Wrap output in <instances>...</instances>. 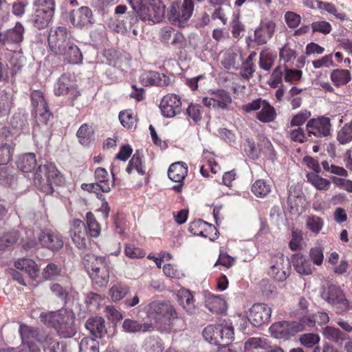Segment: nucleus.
Wrapping results in <instances>:
<instances>
[{
	"label": "nucleus",
	"instance_id": "obj_1",
	"mask_svg": "<svg viewBox=\"0 0 352 352\" xmlns=\"http://www.w3.org/2000/svg\"><path fill=\"white\" fill-rule=\"evenodd\" d=\"M41 321L54 327L58 335L63 338H71L76 332L74 325L75 316L71 310L60 309L54 312H41Z\"/></svg>",
	"mask_w": 352,
	"mask_h": 352
},
{
	"label": "nucleus",
	"instance_id": "obj_2",
	"mask_svg": "<svg viewBox=\"0 0 352 352\" xmlns=\"http://www.w3.org/2000/svg\"><path fill=\"white\" fill-rule=\"evenodd\" d=\"M19 333L24 345H28L36 341L42 344L45 352H63L65 348L63 344L54 340L50 335L26 324L20 325Z\"/></svg>",
	"mask_w": 352,
	"mask_h": 352
},
{
	"label": "nucleus",
	"instance_id": "obj_3",
	"mask_svg": "<svg viewBox=\"0 0 352 352\" xmlns=\"http://www.w3.org/2000/svg\"><path fill=\"white\" fill-rule=\"evenodd\" d=\"M31 102L38 124V127L34 129L33 131V135L35 138H37L38 137V128L41 125L45 126L44 131L46 135L44 137V141L47 142L50 135L49 126L51 124L52 115L50 111L43 93L40 90L33 91L31 94Z\"/></svg>",
	"mask_w": 352,
	"mask_h": 352
},
{
	"label": "nucleus",
	"instance_id": "obj_4",
	"mask_svg": "<svg viewBox=\"0 0 352 352\" xmlns=\"http://www.w3.org/2000/svg\"><path fill=\"white\" fill-rule=\"evenodd\" d=\"M63 182L60 174L53 164L40 165L34 177V183L41 191L50 194L54 191V186H58Z\"/></svg>",
	"mask_w": 352,
	"mask_h": 352
},
{
	"label": "nucleus",
	"instance_id": "obj_5",
	"mask_svg": "<svg viewBox=\"0 0 352 352\" xmlns=\"http://www.w3.org/2000/svg\"><path fill=\"white\" fill-rule=\"evenodd\" d=\"M83 263L92 282L98 287H105L109 283V268L106 258L94 254H87Z\"/></svg>",
	"mask_w": 352,
	"mask_h": 352
},
{
	"label": "nucleus",
	"instance_id": "obj_6",
	"mask_svg": "<svg viewBox=\"0 0 352 352\" xmlns=\"http://www.w3.org/2000/svg\"><path fill=\"white\" fill-rule=\"evenodd\" d=\"M133 10L141 20L153 23H160L165 14V6L160 0L141 1Z\"/></svg>",
	"mask_w": 352,
	"mask_h": 352
},
{
	"label": "nucleus",
	"instance_id": "obj_7",
	"mask_svg": "<svg viewBox=\"0 0 352 352\" xmlns=\"http://www.w3.org/2000/svg\"><path fill=\"white\" fill-rule=\"evenodd\" d=\"M321 298L328 304L336 307L338 314L344 313L349 309V302L346 299L344 292L338 285H329L320 292Z\"/></svg>",
	"mask_w": 352,
	"mask_h": 352
},
{
	"label": "nucleus",
	"instance_id": "obj_8",
	"mask_svg": "<svg viewBox=\"0 0 352 352\" xmlns=\"http://www.w3.org/2000/svg\"><path fill=\"white\" fill-rule=\"evenodd\" d=\"M194 3L192 0H184L181 6L173 3L168 12L169 21L178 27L184 28L192 14Z\"/></svg>",
	"mask_w": 352,
	"mask_h": 352
},
{
	"label": "nucleus",
	"instance_id": "obj_9",
	"mask_svg": "<svg viewBox=\"0 0 352 352\" xmlns=\"http://www.w3.org/2000/svg\"><path fill=\"white\" fill-rule=\"evenodd\" d=\"M145 310L148 318L153 320L156 324H165L169 322L173 315V308L168 302L153 301L150 302Z\"/></svg>",
	"mask_w": 352,
	"mask_h": 352
},
{
	"label": "nucleus",
	"instance_id": "obj_10",
	"mask_svg": "<svg viewBox=\"0 0 352 352\" xmlns=\"http://www.w3.org/2000/svg\"><path fill=\"white\" fill-rule=\"evenodd\" d=\"M242 110L246 113L258 111L256 117L264 123L272 122L276 117L274 108L266 100L261 98L243 105Z\"/></svg>",
	"mask_w": 352,
	"mask_h": 352
},
{
	"label": "nucleus",
	"instance_id": "obj_11",
	"mask_svg": "<svg viewBox=\"0 0 352 352\" xmlns=\"http://www.w3.org/2000/svg\"><path fill=\"white\" fill-rule=\"evenodd\" d=\"M54 92L56 96H65L69 102L73 105L74 101L80 95L76 88L74 77L71 74H64L54 85Z\"/></svg>",
	"mask_w": 352,
	"mask_h": 352
},
{
	"label": "nucleus",
	"instance_id": "obj_12",
	"mask_svg": "<svg viewBox=\"0 0 352 352\" xmlns=\"http://www.w3.org/2000/svg\"><path fill=\"white\" fill-rule=\"evenodd\" d=\"M291 265L289 259L281 253L272 256L269 275L275 280L283 282L290 274Z\"/></svg>",
	"mask_w": 352,
	"mask_h": 352
},
{
	"label": "nucleus",
	"instance_id": "obj_13",
	"mask_svg": "<svg viewBox=\"0 0 352 352\" xmlns=\"http://www.w3.org/2000/svg\"><path fill=\"white\" fill-rule=\"evenodd\" d=\"M70 34L65 27L50 29L48 34V45L50 50L58 54L65 49L70 41Z\"/></svg>",
	"mask_w": 352,
	"mask_h": 352
},
{
	"label": "nucleus",
	"instance_id": "obj_14",
	"mask_svg": "<svg viewBox=\"0 0 352 352\" xmlns=\"http://www.w3.org/2000/svg\"><path fill=\"white\" fill-rule=\"evenodd\" d=\"M272 336L277 339H287L302 331V325L298 321H282L273 324L270 327Z\"/></svg>",
	"mask_w": 352,
	"mask_h": 352
},
{
	"label": "nucleus",
	"instance_id": "obj_15",
	"mask_svg": "<svg viewBox=\"0 0 352 352\" xmlns=\"http://www.w3.org/2000/svg\"><path fill=\"white\" fill-rule=\"evenodd\" d=\"M232 101L230 94L223 89L212 91L209 96L204 97L202 100L206 107L222 110L228 109Z\"/></svg>",
	"mask_w": 352,
	"mask_h": 352
},
{
	"label": "nucleus",
	"instance_id": "obj_16",
	"mask_svg": "<svg viewBox=\"0 0 352 352\" xmlns=\"http://www.w3.org/2000/svg\"><path fill=\"white\" fill-rule=\"evenodd\" d=\"M272 310L266 304H254L250 309L248 318L254 327H259L267 322L271 317Z\"/></svg>",
	"mask_w": 352,
	"mask_h": 352
},
{
	"label": "nucleus",
	"instance_id": "obj_17",
	"mask_svg": "<svg viewBox=\"0 0 352 352\" xmlns=\"http://www.w3.org/2000/svg\"><path fill=\"white\" fill-rule=\"evenodd\" d=\"M160 108L163 116L173 118L182 111L180 97L176 94H167L161 100Z\"/></svg>",
	"mask_w": 352,
	"mask_h": 352
},
{
	"label": "nucleus",
	"instance_id": "obj_18",
	"mask_svg": "<svg viewBox=\"0 0 352 352\" xmlns=\"http://www.w3.org/2000/svg\"><path fill=\"white\" fill-rule=\"evenodd\" d=\"M307 130L309 136L327 137L331 131L330 120L324 117L311 119L307 124Z\"/></svg>",
	"mask_w": 352,
	"mask_h": 352
},
{
	"label": "nucleus",
	"instance_id": "obj_19",
	"mask_svg": "<svg viewBox=\"0 0 352 352\" xmlns=\"http://www.w3.org/2000/svg\"><path fill=\"white\" fill-rule=\"evenodd\" d=\"M24 32L23 25L20 22H17L14 28L0 34V41L5 45L18 46L23 40Z\"/></svg>",
	"mask_w": 352,
	"mask_h": 352
},
{
	"label": "nucleus",
	"instance_id": "obj_20",
	"mask_svg": "<svg viewBox=\"0 0 352 352\" xmlns=\"http://www.w3.org/2000/svg\"><path fill=\"white\" fill-rule=\"evenodd\" d=\"M38 239L43 247L52 251H58L63 245V238L56 231L48 230L41 231Z\"/></svg>",
	"mask_w": 352,
	"mask_h": 352
},
{
	"label": "nucleus",
	"instance_id": "obj_21",
	"mask_svg": "<svg viewBox=\"0 0 352 352\" xmlns=\"http://www.w3.org/2000/svg\"><path fill=\"white\" fill-rule=\"evenodd\" d=\"M69 18L72 23L79 28L87 26L94 23L92 12L87 6H82L72 11Z\"/></svg>",
	"mask_w": 352,
	"mask_h": 352
},
{
	"label": "nucleus",
	"instance_id": "obj_22",
	"mask_svg": "<svg viewBox=\"0 0 352 352\" xmlns=\"http://www.w3.org/2000/svg\"><path fill=\"white\" fill-rule=\"evenodd\" d=\"M275 30V23L269 19L261 21L260 25L254 31V41L258 45H264L272 38Z\"/></svg>",
	"mask_w": 352,
	"mask_h": 352
},
{
	"label": "nucleus",
	"instance_id": "obj_23",
	"mask_svg": "<svg viewBox=\"0 0 352 352\" xmlns=\"http://www.w3.org/2000/svg\"><path fill=\"white\" fill-rule=\"evenodd\" d=\"M70 234L72 241L79 249L86 245V228L85 223L79 219H74L71 223Z\"/></svg>",
	"mask_w": 352,
	"mask_h": 352
},
{
	"label": "nucleus",
	"instance_id": "obj_24",
	"mask_svg": "<svg viewBox=\"0 0 352 352\" xmlns=\"http://www.w3.org/2000/svg\"><path fill=\"white\" fill-rule=\"evenodd\" d=\"M292 263L296 272L302 276H309L315 270L310 260L301 253L294 254Z\"/></svg>",
	"mask_w": 352,
	"mask_h": 352
},
{
	"label": "nucleus",
	"instance_id": "obj_25",
	"mask_svg": "<svg viewBox=\"0 0 352 352\" xmlns=\"http://www.w3.org/2000/svg\"><path fill=\"white\" fill-rule=\"evenodd\" d=\"M140 82L144 86H166L170 82L168 76L157 72H144L140 76Z\"/></svg>",
	"mask_w": 352,
	"mask_h": 352
},
{
	"label": "nucleus",
	"instance_id": "obj_26",
	"mask_svg": "<svg viewBox=\"0 0 352 352\" xmlns=\"http://www.w3.org/2000/svg\"><path fill=\"white\" fill-rule=\"evenodd\" d=\"M242 60L240 50L236 47H232L223 54L221 63L223 67L227 69H236Z\"/></svg>",
	"mask_w": 352,
	"mask_h": 352
},
{
	"label": "nucleus",
	"instance_id": "obj_27",
	"mask_svg": "<svg viewBox=\"0 0 352 352\" xmlns=\"http://www.w3.org/2000/svg\"><path fill=\"white\" fill-rule=\"evenodd\" d=\"M58 54L62 56L63 60L69 64H80L83 58L82 52L72 41Z\"/></svg>",
	"mask_w": 352,
	"mask_h": 352
},
{
	"label": "nucleus",
	"instance_id": "obj_28",
	"mask_svg": "<svg viewBox=\"0 0 352 352\" xmlns=\"http://www.w3.org/2000/svg\"><path fill=\"white\" fill-rule=\"evenodd\" d=\"M159 36L161 41L165 43H170L173 45H180L184 40V36L180 32L169 26L162 28L160 30Z\"/></svg>",
	"mask_w": 352,
	"mask_h": 352
},
{
	"label": "nucleus",
	"instance_id": "obj_29",
	"mask_svg": "<svg viewBox=\"0 0 352 352\" xmlns=\"http://www.w3.org/2000/svg\"><path fill=\"white\" fill-rule=\"evenodd\" d=\"M14 267L27 274L32 279L38 276L39 268L35 261L30 258H19L14 262Z\"/></svg>",
	"mask_w": 352,
	"mask_h": 352
},
{
	"label": "nucleus",
	"instance_id": "obj_30",
	"mask_svg": "<svg viewBox=\"0 0 352 352\" xmlns=\"http://www.w3.org/2000/svg\"><path fill=\"white\" fill-rule=\"evenodd\" d=\"M86 328L96 338H102L107 333L105 321L102 317L89 318L86 324Z\"/></svg>",
	"mask_w": 352,
	"mask_h": 352
},
{
	"label": "nucleus",
	"instance_id": "obj_31",
	"mask_svg": "<svg viewBox=\"0 0 352 352\" xmlns=\"http://www.w3.org/2000/svg\"><path fill=\"white\" fill-rule=\"evenodd\" d=\"M188 174L187 164L183 162L172 164L168 169V175L170 179L181 183Z\"/></svg>",
	"mask_w": 352,
	"mask_h": 352
},
{
	"label": "nucleus",
	"instance_id": "obj_32",
	"mask_svg": "<svg viewBox=\"0 0 352 352\" xmlns=\"http://www.w3.org/2000/svg\"><path fill=\"white\" fill-rule=\"evenodd\" d=\"M177 298L179 304L188 313L190 314L195 313V300L190 290L184 288L180 289L177 292Z\"/></svg>",
	"mask_w": 352,
	"mask_h": 352
},
{
	"label": "nucleus",
	"instance_id": "obj_33",
	"mask_svg": "<svg viewBox=\"0 0 352 352\" xmlns=\"http://www.w3.org/2000/svg\"><path fill=\"white\" fill-rule=\"evenodd\" d=\"M300 321L304 331L306 327H314L316 324L322 325L327 323L329 321V317L326 312L318 311L312 316L301 318Z\"/></svg>",
	"mask_w": 352,
	"mask_h": 352
},
{
	"label": "nucleus",
	"instance_id": "obj_34",
	"mask_svg": "<svg viewBox=\"0 0 352 352\" xmlns=\"http://www.w3.org/2000/svg\"><path fill=\"white\" fill-rule=\"evenodd\" d=\"M122 329L126 333H135L137 332L149 331L153 329L152 323H140L133 319H125L122 325Z\"/></svg>",
	"mask_w": 352,
	"mask_h": 352
},
{
	"label": "nucleus",
	"instance_id": "obj_35",
	"mask_svg": "<svg viewBox=\"0 0 352 352\" xmlns=\"http://www.w3.org/2000/svg\"><path fill=\"white\" fill-rule=\"evenodd\" d=\"M206 306L213 313H221L226 310V302L222 296L209 294L206 296Z\"/></svg>",
	"mask_w": 352,
	"mask_h": 352
},
{
	"label": "nucleus",
	"instance_id": "obj_36",
	"mask_svg": "<svg viewBox=\"0 0 352 352\" xmlns=\"http://www.w3.org/2000/svg\"><path fill=\"white\" fill-rule=\"evenodd\" d=\"M54 13H51L49 10L43 11L41 10H34L32 15V21L34 25L38 29L46 28L51 22Z\"/></svg>",
	"mask_w": 352,
	"mask_h": 352
},
{
	"label": "nucleus",
	"instance_id": "obj_37",
	"mask_svg": "<svg viewBox=\"0 0 352 352\" xmlns=\"http://www.w3.org/2000/svg\"><path fill=\"white\" fill-rule=\"evenodd\" d=\"M36 165L35 154L27 153L19 157L16 161L17 168L25 173L31 172Z\"/></svg>",
	"mask_w": 352,
	"mask_h": 352
},
{
	"label": "nucleus",
	"instance_id": "obj_38",
	"mask_svg": "<svg viewBox=\"0 0 352 352\" xmlns=\"http://www.w3.org/2000/svg\"><path fill=\"white\" fill-rule=\"evenodd\" d=\"M218 325H209L203 331V337L204 339L214 345L221 344L222 337H221V331H219Z\"/></svg>",
	"mask_w": 352,
	"mask_h": 352
},
{
	"label": "nucleus",
	"instance_id": "obj_39",
	"mask_svg": "<svg viewBox=\"0 0 352 352\" xmlns=\"http://www.w3.org/2000/svg\"><path fill=\"white\" fill-rule=\"evenodd\" d=\"M208 228V230L215 232V227L209 224L203 220L198 219L191 222L188 227V231L194 235L201 236L203 237H210L211 236L205 235L206 231L204 228Z\"/></svg>",
	"mask_w": 352,
	"mask_h": 352
},
{
	"label": "nucleus",
	"instance_id": "obj_40",
	"mask_svg": "<svg viewBox=\"0 0 352 352\" xmlns=\"http://www.w3.org/2000/svg\"><path fill=\"white\" fill-rule=\"evenodd\" d=\"M322 335L325 339L338 344H341L343 340L346 339V333L331 326L325 327L322 330Z\"/></svg>",
	"mask_w": 352,
	"mask_h": 352
},
{
	"label": "nucleus",
	"instance_id": "obj_41",
	"mask_svg": "<svg viewBox=\"0 0 352 352\" xmlns=\"http://www.w3.org/2000/svg\"><path fill=\"white\" fill-rule=\"evenodd\" d=\"M276 58V53L269 48H264L259 54V67L269 71L272 67Z\"/></svg>",
	"mask_w": 352,
	"mask_h": 352
},
{
	"label": "nucleus",
	"instance_id": "obj_42",
	"mask_svg": "<svg viewBox=\"0 0 352 352\" xmlns=\"http://www.w3.org/2000/svg\"><path fill=\"white\" fill-rule=\"evenodd\" d=\"M330 78L335 86L340 87L346 85L351 80V76L349 70L336 69L331 72Z\"/></svg>",
	"mask_w": 352,
	"mask_h": 352
},
{
	"label": "nucleus",
	"instance_id": "obj_43",
	"mask_svg": "<svg viewBox=\"0 0 352 352\" xmlns=\"http://www.w3.org/2000/svg\"><path fill=\"white\" fill-rule=\"evenodd\" d=\"M111 172L112 176L113 177V181H110L109 179L108 173L106 170V169L104 168H101V167L97 168L95 170V174H94L95 179H96V183L98 185L101 186L102 187H103L104 186H109V191L111 190V188L114 185V176H115L113 168H112L111 170Z\"/></svg>",
	"mask_w": 352,
	"mask_h": 352
},
{
	"label": "nucleus",
	"instance_id": "obj_44",
	"mask_svg": "<svg viewBox=\"0 0 352 352\" xmlns=\"http://www.w3.org/2000/svg\"><path fill=\"white\" fill-rule=\"evenodd\" d=\"M13 104V95L5 90H0V117L7 116Z\"/></svg>",
	"mask_w": 352,
	"mask_h": 352
},
{
	"label": "nucleus",
	"instance_id": "obj_45",
	"mask_svg": "<svg viewBox=\"0 0 352 352\" xmlns=\"http://www.w3.org/2000/svg\"><path fill=\"white\" fill-rule=\"evenodd\" d=\"M307 178L316 189L319 190H328L331 186V182L327 179L323 178L315 173H308Z\"/></svg>",
	"mask_w": 352,
	"mask_h": 352
},
{
	"label": "nucleus",
	"instance_id": "obj_46",
	"mask_svg": "<svg viewBox=\"0 0 352 352\" xmlns=\"http://www.w3.org/2000/svg\"><path fill=\"white\" fill-rule=\"evenodd\" d=\"M133 170H135L141 175H144L146 173L145 167L142 164V156L138 152L133 155L126 168L128 173H131Z\"/></svg>",
	"mask_w": 352,
	"mask_h": 352
},
{
	"label": "nucleus",
	"instance_id": "obj_47",
	"mask_svg": "<svg viewBox=\"0 0 352 352\" xmlns=\"http://www.w3.org/2000/svg\"><path fill=\"white\" fill-rule=\"evenodd\" d=\"M271 191V185L263 179L256 180L252 186V192L258 197L267 195Z\"/></svg>",
	"mask_w": 352,
	"mask_h": 352
},
{
	"label": "nucleus",
	"instance_id": "obj_48",
	"mask_svg": "<svg viewBox=\"0 0 352 352\" xmlns=\"http://www.w3.org/2000/svg\"><path fill=\"white\" fill-rule=\"evenodd\" d=\"M337 140L341 144L352 142V120L345 124L337 133Z\"/></svg>",
	"mask_w": 352,
	"mask_h": 352
},
{
	"label": "nucleus",
	"instance_id": "obj_49",
	"mask_svg": "<svg viewBox=\"0 0 352 352\" xmlns=\"http://www.w3.org/2000/svg\"><path fill=\"white\" fill-rule=\"evenodd\" d=\"M285 69L286 65H278L273 70L268 81L271 87L276 88L282 82Z\"/></svg>",
	"mask_w": 352,
	"mask_h": 352
},
{
	"label": "nucleus",
	"instance_id": "obj_50",
	"mask_svg": "<svg viewBox=\"0 0 352 352\" xmlns=\"http://www.w3.org/2000/svg\"><path fill=\"white\" fill-rule=\"evenodd\" d=\"M269 348L267 340L264 338L252 337L245 343V349L247 351L258 349H268Z\"/></svg>",
	"mask_w": 352,
	"mask_h": 352
},
{
	"label": "nucleus",
	"instance_id": "obj_51",
	"mask_svg": "<svg viewBox=\"0 0 352 352\" xmlns=\"http://www.w3.org/2000/svg\"><path fill=\"white\" fill-rule=\"evenodd\" d=\"M305 224L307 228L314 234H318L324 226L323 220L317 216H308Z\"/></svg>",
	"mask_w": 352,
	"mask_h": 352
},
{
	"label": "nucleus",
	"instance_id": "obj_52",
	"mask_svg": "<svg viewBox=\"0 0 352 352\" xmlns=\"http://www.w3.org/2000/svg\"><path fill=\"white\" fill-rule=\"evenodd\" d=\"M324 248L322 246H315L309 251V259L316 266H320L324 261Z\"/></svg>",
	"mask_w": 352,
	"mask_h": 352
},
{
	"label": "nucleus",
	"instance_id": "obj_53",
	"mask_svg": "<svg viewBox=\"0 0 352 352\" xmlns=\"http://www.w3.org/2000/svg\"><path fill=\"white\" fill-rule=\"evenodd\" d=\"M79 347L80 352H99V342L89 337L83 338Z\"/></svg>",
	"mask_w": 352,
	"mask_h": 352
},
{
	"label": "nucleus",
	"instance_id": "obj_54",
	"mask_svg": "<svg viewBox=\"0 0 352 352\" xmlns=\"http://www.w3.org/2000/svg\"><path fill=\"white\" fill-rule=\"evenodd\" d=\"M81 188L84 190L94 192L97 197L101 200H104V196L102 192H109V187L107 186H104L102 187L101 186L98 185L96 182L91 184H82L81 185Z\"/></svg>",
	"mask_w": 352,
	"mask_h": 352
},
{
	"label": "nucleus",
	"instance_id": "obj_55",
	"mask_svg": "<svg viewBox=\"0 0 352 352\" xmlns=\"http://www.w3.org/2000/svg\"><path fill=\"white\" fill-rule=\"evenodd\" d=\"M221 337H222L221 344L228 345L234 339V328L232 324H219Z\"/></svg>",
	"mask_w": 352,
	"mask_h": 352
},
{
	"label": "nucleus",
	"instance_id": "obj_56",
	"mask_svg": "<svg viewBox=\"0 0 352 352\" xmlns=\"http://www.w3.org/2000/svg\"><path fill=\"white\" fill-rule=\"evenodd\" d=\"M86 221L90 235L92 237H98L100 234V227L91 212L87 213Z\"/></svg>",
	"mask_w": 352,
	"mask_h": 352
},
{
	"label": "nucleus",
	"instance_id": "obj_57",
	"mask_svg": "<svg viewBox=\"0 0 352 352\" xmlns=\"http://www.w3.org/2000/svg\"><path fill=\"white\" fill-rule=\"evenodd\" d=\"M92 129L87 124H82L77 131L76 135L82 145H87L91 141Z\"/></svg>",
	"mask_w": 352,
	"mask_h": 352
},
{
	"label": "nucleus",
	"instance_id": "obj_58",
	"mask_svg": "<svg viewBox=\"0 0 352 352\" xmlns=\"http://www.w3.org/2000/svg\"><path fill=\"white\" fill-rule=\"evenodd\" d=\"M144 348L146 352H162L163 345L158 338H148L144 341Z\"/></svg>",
	"mask_w": 352,
	"mask_h": 352
},
{
	"label": "nucleus",
	"instance_id": "obj_59",
	"mask_svg": "<svg viewBox=\"0 0 352 352\" xmlns=\"http://www.w3.org/2000/svg\"><path fill=\"white\" fill-rule=\"evenodd\" d=\"M119 120L123 126L128 129L133 128L136 123V117L131 111H121L119 114Z\"/></svg>",
	"mask_w": 352,
	"mask_h": 352
},
{
	"label": "nucleus",
	"instance_id": "obj_60",
	"mask_svg": "<svg viewBox=\"0 0 352 352\" xmlns=\"http://www.w3.org/2000/svg\"><path fill=\"white\" fill-rule=\"evenodd\" d=\"M129 287L122 285H116L110 289L109 294L113 301H119L129 292Z\"/></svg>",
	"mask_w": 352,
	"mask_h": 352
},
{
	"label": "nucleus",
	"instance_id": "obj_61",
	"mask_svg": "<svg viewBox=\"0 0 352 352\" xmlns=\"http://www.w3.org/2000/svg\"><path fill=\"white\" fill-rule=\"evenodd\" d=\"M18 237L19 234L16 231H12L1 236L0 238V251L14 244Z\"/></svg>",
	"mask_w": 352,
	"mask_h": 352
},
{
	"label": "nucleus",
	"instance_id": "obj_62",
	"mask_svg": "<svg viewBox=\"0 0 352 352\" xmlns=\"http://www.w3.org/2000/svg\"><path fill=\"white\" fill-rule=\"evenodd\" d=\"M258 147L261 153L263 152L267 156L272 157L274 155L272 144L270 140L265 136H259Z\"/></svg>",
	"mask_w": 352,
	"mask_h": 352
},
{
	"label": "nucleus",
	"instance_id": "obj_63",
	"mask_svg": "<svg viewBox=\"0 0 352 352\" xmlns=\"http://www.w3.org/2000/svg\"><path fill=\"white\" fill-rule=\"evenodd\" d=\"M302 233L300 230H293L292 232V239L289 241V248L292 251H296L302 249Z\"/></svg>",
	"mask_w": 352,
	"mask_h": 352
},
{
	"label": "nucleus",
	"instance_id": "obj_64",
	"mask_svg": "<svg viewBox=\"0 0 352 352\" xmlns=\"http://www.w3.org/2000/svg\"><path fill=\"white\" fill-rule=\"evenodd\" d=\"M320 340V336L314 333H305L300 338L301 344L307 348L313 347L315 344H318Z\"/></svg>",
	"mask_w": 352,
	"mask_h": 352
}]
</instances>
